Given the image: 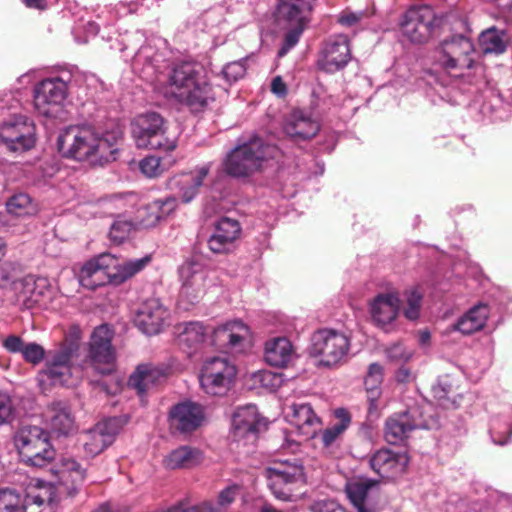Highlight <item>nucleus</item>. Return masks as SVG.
<instances>
[{
	"mask_svg": "<svg viewBox=\"0 0 512 512\" xmlns=\"http://www.w3.org/2000/svg\"><path fill=\"white\" fill-rule=\"evenodd\" d=\"M132 69L155 84L165 97L187 105L194 112L202 111L215 99L200 64L175 62L173 51L162 37H151L138 49L132 58Z\"/></svg>",
	"mask_w": 512,
	"mask_h": 512,
	"instance_id": "f257e3e1",
	"label": "nucleus"
},
{
	"mask_svg": "<svg viewBox=\"0 0 512 512\" xmlns=\"http://www.w3.org/2000/svg\"><path fill=\"white\" fill-rule=\"evenodd\" d=\"M123 129L115 120L103 125L83 123L64 129L58 136L59 152L67 158L103 165L115 160Z\"/></svg>",
	"mask_w": 512,
	"mask_h": 512,
	"instance_id": "f03ea898",
	"label": "nucleus"
},
{
	"mask_svg": "<svg viewBox=\"0 0 512 512\" xmlns=\"http://www.w3.org/2000/svg\"><path fill=\"white\" fill-rule=\"evenodd\" d=\"M79 345L76 341H65L58 348L45 353L44 348L35 342L26 343L21 353L23 359L37 365L46 359L45 368L39 374L40 383L49 381L53 385H73L76 368L73 359L77 356Z\"/></svg>",
	"mask_w": 512,
	"mask_h": 512,
	"instance_id": "7ed1b4c3",
	"label": "nucleus"
},
{
	"mask_svg": "<svg viewBox=\"0 0 512 512\" xmlns=\"http://www.w3.org/2000/svg\"><path fill=\"white\" fill-rule=\"evenodd\" d=\"M275 145L266 143L257 135L241 137L223 161L224 171L236 178L247 177L263 170L271 160L280 156Z\"/></svg>",
	"mask_w": 512,
	"mask_h": 512,
	"instance_id": "20e7f679",
	"label": "nucleus"
},
{
	"mask_svg": "<svg viewBox=\"0 0 512 512\" xmlns=\"http://www.w3.org/2000/svg\"><path fill=\"white\" fill-rule=\"evenodd\" d=\"M150 261L149 256L118 263L110 253H103L86 262L80 270L79 281L83 287L96 289L108 282L121 283L140 272Z\"/></svg>",
	"mask_w": 512,
	"mask_h": 512,
	"instance_id": "39448f33",
	"label": "nucleus"
},
{
	"mask_svg": "<svg viewBox=\"0 0 512 512\" xmlns=\"http://www.w3.org/2000/svg\"><path fill=\"white\" fill-rule=\"evenodd\" d=\"M82 78L79 71L62 69L38 82L33 89V105L36 112L47 118L56 117Z\"/></svg>",
	"mask_w": 512,
	"mask_h": 512,
	"instance_id": "423d86ee",
	"label": "nucleus"
},
{
	"mask_svg": "<svg viewBox=\"0 0 512 512\" xmlns=\"http://www.w3.org/2000/svg\"><path fill=\"white\" fill-rule=\"evenodd\" d=\"M316 0H278L276 21L286 29L284 42L278 56L283 57L298 42L305 30Z\"/></svg>",
	"mask_w": 512,
	"mask_h": 512,
	"instance_id": "0eeeda50",
	"label": "nucleus"
},
{
	"mask_svg": "<svg viewBox=\"0 0 512 512\" xmlns=\"http://www.w3.org/2000/svg\"><path fill=\"white\" fill-rule=\"evenodd\" d=\"M350 340L342 332L320 329L313 333L309 354L320 367L332 368L343 364L348 357Z\"/></svg>",
	"mask_w": 512,
	"mask_h": 512,
	"instance_id": "6e6552de",
	"label": "nucleus"
},
{
	"mask_svg": "<svg viewBox=\"0 0 512 512\" xmlns=\"http://www.w3.org/2000/svg\"><path fill=\"white\" fill-rule=\"evenodd\" d=\"M162 116L156 112L138 115L131 123V133L138 148L173 151L177 144L169 137Z\"/></svg>",
	"mask_w": 512,
	"mask_h": 512,
	"instance_id": "1a4fd4ad",
	"label": "nucleus"
},
{
	"mask_svg": "<svg viewBox=\"0 0 512 512\" xmlns=\"http://www.w3.org/2000/svg\"><path fill=\"white\" fill-rule=\"evenodd\" d=\"M268 486L273 495L282 501H295L297 490L305 483L302 465L294 460L285 461L266 470Z\"/></svg>",
	"mask_w": 512,
	"mask_h": 512,
	"instance_id": "9d476101",
	"label": "nucleus"
},
{
	"mask_svg": "<svg viewBox=\"0 0 512 512\" xmlns=\"http://www.w3.org/2000/svg\"><path fill=\"white\" fill-rule=\"evenodd\" d=\"M474 45L463 35L444 39L435 51V62L448 73L468 69L473 64Z\"/></svg>",
	"mask_w": 512,
	"mask_h": 512,
	"instance_id": "9b49d317",
	"label": "nucleus"
},
{
	"mask_svg": "<svg viewBox=\"0 0 512 512\" xmlns=\"http://www.w3.org/2000/svg\"><path fill=\"white\" fill-rule=\"evenodd\" d=\"M210 270L202 263L190 260L179 268L181 288L178 296V306L183 310H189L197 304L206 292L207 279Z\"/></svg>",
	"mask_w": 512,
	"mask_h": 512,
	"instance_id": "f8f14e48",
	"label": "nucleus"
},
{
	"mask_svg": "<svg viewBox=\"0 0 512 512\" xmlns=\"http://www.w3.org/2000/svg\"><path fill=\"white\" fill-rule=\"evenodd\" d=\"M251 345V331L239 319L227 321L213 329L209 336V346L223 353H242Z\"/></svg>",
	"mask_w": 512,
	"mask_h": 512,
	"instance_id": "ddd939ff",
	"label": "nucleus"
},
{
	"mask_svg": "<svg viewBox=\"0 0 512 512\" xmlns=\"http://www.w3.org/2000/svg\"><path fill=\"white\" fill-rule=\"evenodd\" d=\"M265 427V420L260 417L257 407L253 404L237 407L232 415L233 441L238 446L246 447V453H249L255 446L260 430Z\"/></svg>",
	"mask_w": 512,
	"mask_h": 512,
	"instance_id": "4468645a",
	"label": "nucleus"
},
{
	"mask_svg": "<svg viewBox=\"0 0 512 512\" xmlns=\"http://www.w3.org/2000/svg\"><path fill=\"white\" fill-rule=\"evenodd\" d=\"M236 376V368L226 358L212 357L207 359L201 369L199 381L206 394L224 395Z\"/></svg>",
	"mask_w": 512,
	"mask_h": 512,
	"instance_id": "2eb2a0df",
	"label": "nucleus"
},
{
	"mask_svg": "<svg viewBox=\"0 0 512 512\" xmlns=\"http://www.w3.org/2000/svg\"><path fill=\"white\" fill-rule=\"evenodd\" d=\"M0 108V116L3 114ZM35 128L32 122L22 115H12L9 121L0 119V142L7 149L21 152L32 148L35 144Z\"/></svg>",
	"mask_w": 512,
	"mask_h": 512,
	"instance_id": "dca6fc26",
	"label": "nucleus"
},
{
	"mask_svg": "<svg viewBox=\"0 0 512 512\" xmlns=\"http://www.w3.org/2000/svg\"><path fill=\"white\" fill-rule=\"evenodd\" d=\"M435 425L433 419H425L419 408H411L402 413L390 416L384 427V438L392 445L401 443L415 429H431Z\"/></svg>",
	"mask_w": 512,
	"mask_h": 512,
	"instance_id": "f3484780",
	"label": "nucleus"
},
{
	"mask_svg": "<svg viewBox=\"0 0 512 512\" xmlns=\"http://www.w3.org/2000/svg\"><path fill=\"white\" fill-rule=\"evenodd\" d=\"M111 340L112 331L107 325L95 328L91 335L88 362L101 375H111L115 368Z\"/></svg>",
	"mask_w": 512,
	"mask_h": 512,
	"instance_id": "a211bd4d",
	"label": "nucleus"
},
{
	"mask_svg": "<svg viewBox=\"0 0 512 512\" xmlns=\"http://www.w3.org/2000/svg\"><path fill=\"white\" fill-rule=\"evenodd\" d=\"M437 19L433 10L428 6L409 9L401 25L402 33L412 43L426 42L433 34Z\"/></svg>",
	"mask_w": 512,
	"mask_h": 512,
	"instance_id": "6ab92c4d",
	"label": "nucleus"
},
{
	"mask_svg": "<svg viewBox=\"0 0 512 512\" xmlns=\"http://www.w3.org/2000/svg\"><path fill=\"white\" fill-rule=\"evenodd\" d=\"M122 427L117 417L105 419L86 431L82 436L83 449L87 457H95L110 446Z\"/></svg>",
	"mask_w": 512,
	"mask_h": 512,
	"instance_id": "aec40b11",
	"label": "nucleus"
},
{
	"mask_svg": "<svg viewBox=\"0 0 512 512\" xmlns=\"http://www.w3.org/2000/svg\"><path fill=\"white\" fill-rule=\"evenodd\" d=\"M169 317L168 310L157 298L142 302L134 313V324L146 335L158 334Z\"/></svg>",
	"mask_w": 512,
	"mask_h": 512,
	"instance_id": "412c9836",
	"label": "nucleus"
},
{
	"mask_svg": "<svg viewBox=\"0 0 512 512\" xmlns=\"http://www.w3.org/2000/svg\"><path fill=\"white\" fill-rule=\"evenodd\" d=\"M241 232L242 228L238 220L221 217L214 223L213 232L207 240L208 248L215 254L231 253Z\"/></svg>",
	"mask_w": 512,
	"mask_h": 512,
	"instance_id": "4be33fe9",
	"label": "nucleus"
},
{
	"mask_svg": "<svg viewBox=\"0 0 512 512\" xmlns=\"http://www.w3.org/2000/svg\"><path fill=\"white\" fill-rule=\"evenodd\" d=\"M204 419V407L191 400L177 403L169 412L171 426L181 433L195 431L203 424Z\"/></svg>",
	"mask_w": 512,
	"mask_h": 512,
	"instance_id": "5701e85b",
	"label": "nucleus"
},
{
	"mask_svg": "<svg viewBox=\"0 0 512 512\" xmlns=\"http://www.w3.org/2000/svg\"><path fill=\"white\" fill-rule=\"evenodd\" d=\"M348 499L357 512H376L378 493L377 481L357 478L347 482L345 488Z\"/></svg>",
	"mask_w": 512,
	"mask_h": 512,
	"instance_id": "b1692460",
	"label": "nucleus"
},
{
	"mask_svg": "<svg viewBox=\"0 0 512 512\" xmlns=\"http://www.w3.org/2000/svg\"><path fill=\"white\" fill-rule=\"evenodd\" d=\"M400 305V296L396 291L377 294L369 303L373 323L382 329H387L398 317Z\"/></svg>",
	"mask_w": 512,
	"mask_h": 512,
	"instance_id": "393cba45",
	"label": "nucleus"
},
{
	"mask_svg": "<svg viewBox=\"0 0 512 512\" xmlns=\"http://www.w3.org/2000/svg\"><path fill=\"white\" fill-rule=\"evenodd\" d=\"M351 58L348 37L342 34L336 35L326 42L322 50V57L319 60V66L328 73H334L343 69Z\"/></svg>",
	"mask_w": 512,
	"mask_h": 512,
	"instance_id": "a878e982",
	"label": "nucleus"
},
{
	"mask_svg": "<svg viewBox=\"0 0 512 512\" xmlns=\"http://www.w3.org/2000/svg\"><path fill=\"white\" fill-rule=\"evenodd\" d=\"M370 467L383 479H394L401 475L408 464L405 453L394 452L390 449H381L370 458Z\"/></svg>",
	"mask_w": 512,
	"mask_h": 512,
	"instance_id": "bb28decb",
	"label": "nucleus"
},
{
	"mask_svg": "<svg viewBox=\"0 0 512 512\" xmlns=\"http://www.w3.org/2000/svg\"><path fill=\"white\" fill-rule=\"evenodd\" d=\"M210 333L211 329L199 321L183 322L175 327L178 344L188 353L209 346Z\"/></svg>",
	"mask_w": 512,
	"mask_h": 512,
	"instance_id": "cd10ccee",
	"label": "nucleus"
},
{
	"mask_svg": "<svg viewBox=\"0 0 512 512\" xmlns=\"http://www.w3.org/2000/svg\"><path fill=\"white\" fill-rule=\"evenodd\" d=\"M285 417L306 438L313 437L320 426V418L308 403H294L288 406Z\"/></svg>",
	"mask_w": 512,
	"mask_h": 512,
	"instance_id": "c85d7f7f",
	"label": "nucleus"
},
{
	"mask_svg": "<svg viewBox=\"0 0 512 512\" xmlns=\"http://www.w3.org/2000/svg\"><path fill=\"white\" fill-rule=\"evenodd\" d=\"M166 378L167 369L152 364H140L130 375L128 386L134 389L139 396H143L164 382Z\"/></svg>",
	"mask_w": 512,
	"mask_h": 512,
	"instance_id": "c756f323",
	"label": "nucleus"
},
{
	"mask_svg": "<svg viewBox=\"0 0 512 512\" xmlns=\"http://www.w3.org/2000/svg\"><path fill=\"white\" fill-rule=\"evenodd\" d=\"M284 132L292 140L299 142L311 139L319 129V123L303 111H294L284 123Z\"/></svg>",
	"mask_w": 512,
	"mask_h": 512,
	"instance_id": "7c9ffc66",
	"label": "nucleus"
},
{
	"mask_svg": "<svg viewBox=\"0 0 512 512\" xmlns=\"http://www.w3.org/2000/svg\"><path fill=\"white\" fill-rule=\"evenodd\" d=\"M55 507L54 488L36 487L26 493L20 512H55Z\"/></svg>",
	"mask_w": 512,
	"mask_h": 512,
	"instance_id": "2f4dec72",
	"label": "nucleus"
},
{
	"mask_svg": "<svg viewBox=\"0 0 512 512\" xmlns=\"http://www.w3.org/2000/svg\"><path fill=\"white\" fill-rule=\"evenodd\" d=\"M49 440V434L42 428L32 425H22L14 435V444L20 458L27 456L38 445Z\"/></svg>",
	"mask_w": 512,
	"mask_h": 512,
	"instance_id": "473e14b6",
	"label": "nucleus"
},
{
	"mask_svg": "<svg viewBox=\"0 0 512 512\" xmlns=\"http://www.w3.org/2000/svg\"><path fill=\"white\" fill-rule=\"evenodd\" d=\"M294 357L292 343L286 337H276L265 344V360L271 366L286 367Z\"/></svg>",
	"mask_w": 512,
	"mask_h": 512,
	"instance_id": "72a5a7b5",
	"label": "nucleus"
},
{
	"mask_svg": "<svg viewBox=\"0 0 512 512\" xmlns=\"http://www.w3.org/2000/svg\"><path fill=\"white\" fill-rule=\"evenodd\" d=\"M211 164H205L195 168L189 173H185L175 181L180 191L182 202H191L198 194L199 188L203 185L204 179L210 171Z\"/></svg>",
	"mask_w": 512,
	"mask_h": 512,
	"instance_id": "f704fd0d",
	"label": "nucleus"
},
{
	"mask_svg": "<svg viewBox=\"0 0 512 512\" xmlns=\"http://www.w3.org/2000/svg\"><path fill=\"white\" fill-rule=\"evenodd\" d=\"M202 460L203 454L198 448L183 445L172 450L163 459V465L170 470L191 469L199 465Z\"/></svg>",
	"mask_w": 512,
	"mask_h": 512,
	"instance_id": "c9c22d12",
	"label": "nucleus"
},
{
	"mask_svg": "<svg viewBox=\"0 0 512 512\" xmlns=\"http://www.w3.org/2000/svg\"><path fill=\"white\" fill-rule=\"evenodd\" d=\"M334 417L336 422L332 423L321 433V442L326 449L338 446L345 431L351 424V415L344 408L336 409L334 411Z\"/></svg>",
	"mask_w": 512,
	"mask_h": 512,
	"instance_id": "e433bc0d",
	"label": "nucleus"
},
{
	"mask_svg": "<svg viewBox=\"0 0 512 512\" xmlns=\"http://www.w3.org/2000/svg\"><path fill=\"white\" fill-rule=\"evenodd\" d=\"M488 314L489 309L487 305H475L459 318L455 325V329L463 334H472L479 331L484 327Z\"/></svg>",
	"mask_w": 512,
	"mask_h": 512,
	"instance_id": "4c0bfd02",
	"label": "nucleus"
},
{
	"mask_svg": "<svg viewBox=\"0 0 512 512\" xmlns=\"http://www.w3.org/2000/svg\"><path fill=\"white\" fill-rule=\"evenodd\" d=\"M432 393L438 404L444 408H456L459 405L460 394L454 389L453 380L448 376H441L432 386Z\"/></svg>",
	"mask_w": 512,
	"mask_h": 512,
	"instance_id": "58836bf2",
	"label": "nucleus"
},
{
	"mask_svg": "<svg viewBox=\"0 0 512 512\" xmlns=\"http://www.w3.org/2000/svg\"><path fill=\"white\" fill-rule=\"evenodd\" d=\"M177 206L175 197L169 196L164 199H157L150 203L147 207L149 218L144 221L145 227H152L160 220L172 213Z\"/></svg>",
	"mask_w": 512,
	"mask_h": 512,
	"instance_id": "ea45409f",
	"label": "nucleus"
},
{
	"mask_svg": "<svg viewBox=\"0 0 512 512\" xmlns=\"http://www.w3.org/2000/svg\"><path fill=\"white\" fill-rule=\"evenodd\" d=\"M489 432L493 443L501 446L507 444L512 436V410L493 418Z\"/></svg>",
	"mask_w": 512,
	"mask_h": 512,
	"instance_id": "a19ab883",
	"label": "nucleus"
},
{
	"mask_svg": "<svg viewBox=\"0 0 512 512\" xmlns=\"http://www.w3.org/2000/svg\"><path fill=\"white\" fill-rule=\"evenodd\" d=\"M7 211L18 217L35 215L37 203L26 193L14 194L6 203Z\"/></svg>",
	"mask_w": 512,
	"mask_h": 512,
	"instance_id": "79ce46f5",
	"label": "nucleus"
},
{
	"mask_svg": "<svg viewBox=\"0 0 512 512\" xmlns=\"http://www.w3.org/2000/svg\"><path fill=\"white\" fill-rule=\"evenodd\" d=\"M56 456L55 449L47 440L43 445H38L35 449L28 453L27 456L21 458L26 465L36 468H42L49 465Z\"/></svg>",
	"mask_w": 512,
	"mask_h": 512,
	"instance_id": "37998d69",
	"label": "nucleus"
},
{
	"mask_svg": "<svg viewBox=\"0 0 512 512\" xmlns=\"http://www.w3.org/2000/svg\"><path fill=\"white\" fill-rule=\"evenodd\" d=\"M479 44L484 54H501L506 49L504 33L495 28L482 32L479 37Z\"/></svg>",
	"mask_w": 512,
	"mask_h": 512,
	"instance_id": "c03bdc74",
	"label": "nucleus"
},
{
	"mask_svg": "<svg viewBox=\"0 0 512 512\" xmlns=\"http://www.w3.org/2000/svg\"><path fill=\"white\" fill-rule=\"evenodd\" d=\"M383 381V367L379 363H372L368 367L364 385L367 391V397L371 405L380 395V385Z\"/></svg>",
	"mask_w": 512,
	"mask_h": 512,
	"instance_id": "a18cd8bd",
	"label": "nucleus"
},
{
	"mask_svg": "<svg viewBox=\"0 0 512 512\" xmlns=\"http://www.w3.org/2000/svg\"><path fill=\"white\" fill-rule=\"evenodd\" d=\"M50 424L54 431L68 434L73 428V418L67 407L57 404L51 411Z\"/></svg>",
	"mask_w": 512,
	"mask_h": 512,
	"instance_id": "49530a36",
	"label": "nucleus"
},
{
	"mask_svg": "<svg viewBox=\"0 0 512 512\" xmlns=\"http://www.w3.org/2000/svg\"><path fill=\"white\" fill-rule=\"evenodd\" d=\"M21 505V496L15 489H0V512H20Z\"/></svg>",
	"mask_w": 512,
	"mask_h": 512,
	"instance_id": "de8ad7c7",
	"label": "nucleus"
},
{
	"mask_svg": "<svg viewBox=\"0 0 512 512\" xmlns=\"http://www.w3.org/2000/svg\"><path fill=\"white\" fill-rule=\"evenodd\" d=\"M134 228V223L122 217H118L111 225L109 238L115 244H121L126 240Z\"/></svg>",
	"mask_w": 512,
	"mask_h": 512,
	"instance_id": "09e8293b",
	"label": "nucleus"
},
{
	"mask_svg": "<svg viewBox=\"0 0 512 512\" xmlns=\"http://www.w3.org/2000/svg\"><path fill=\"white\" fill-rule=\"evenodd\" d=\"M170 164L162 162L159 157L147 156L140 161L139 167L145 176L153 178L160 175Z\"/></svg>",
	"mask_w": 512,
	"mask_h": 512,
	"instance_id": "8fccbe9b",
	"label": "nucleus"
},
{
	"mask_svg": "<svg viewBox=\"0 0 512 512\" xmlns=\"http://www.w3.org/2000/svg\"><path fill=\"white\" fill-rule=\"evenodd\" d=\"M407 306L404 309V316L408 320H416L420 315L422 294L417 289H411L406 293Z\"/></svg>",
	"mask_w": 512,
	"mask_h": 512,
	"instance_id": "3c124183",
	"label": "nucleus"
},
{
	"mask_svg": "<svg viewBox=\"0 0 512 512\" xmlns=\"http://www.w3.org/2000/svg\"><path fill=\"white\" fill-rule=\"evenodd\" d=\"M223 78L232 84L241 79L246 73V66L244 60L233 61L226 64L222 69Z\"/></svg>",
	"mask_w": 512,
	"mask_h": 512,
	"instance_id": "603ef678",
	"label": "nucleus"
},
{
	"mask_svg": "<svg viewBox=\"0 0 512 512\" xmlns=\"http://www.w3.org/2000/svg\"><path fill=\"white\" fill-rule=\"evenodd\" d=\"M240 493L241 486L238 484H231L219 492L217 502L227 512L229 506L236 500Z\"/></svg>",
	"mask_w": 512,
	"mask_h": 512,
	"instance_id": "864d4df0",
	"label": "nucleus"
},
{
	"mask_svg": "<svg viewBox=\"0 0 512 512\" xmlns=\"http://www.w3.org/2000/svg\"><path fill=\"white\" fill-rule=\"evenodd\" d=\"M14 417V406L11 397L0 391V426L9 423Z\"/></svg>",
	"mask_w": 512,
	"mask_h": 512,
	"instance_id": "5fc2aeb1",
	"label": "nucleus"
},
{
	"mask_svg": "<svg viewBox=\"0 0 512 512\" xmlns=\"http://www.w3.org/2000/svg\"><path fill=\"white\" fill-rule=\"evenodd\" d=\"M141 3L142 0L120 1L114 7L110 8L108 13L114 14V18L117 19L136 12Z\"/></svg>",
	"mask_w": 512,
	"mask_h": 512,
	"instance_id": "6e6d98bb",
	"label": "nucleus"
},
{
	"mask_svg": "<svg viewBox=\"0 0 512 512\" xmlns=\"http://www.w3.org/2000/svg\"><path fill=\"white\" fill-rule=\"evenodd\" d=\"M255 377L263 387L273 391L278 389L283 383L282 375L271 371H261Z\"/></svg>",
	"mask_w": 512,
	"mask_h": 512,
	"instance_id": "4d7b16f0",
	"label": "nucleus"
},
{
	"mask_svg": "<svg viewBox=\"0 0 512 512\" xmlns=\"http://www.w3.org/2000/svg\"><path fill=\"white\" fill-rule=\"evenodd\" d=\"M387 357L395 362H407L412 357V351L403 344H394L387 349Z\"/></svg>",
	"mask_w": 512,
	"mask_h": 512,
	"instance_id": "13d9d810",
	"label": "nucleus"
},
{
	"mask_svg": "<svg viewBox=\"0 0 512 512\" xmlns=\"http://www.w3.org/2000/svg\"><path fill=\"white\" fill-rule=\"evenodd\" d=\"M309 512H346V510L333 500H318L311 504Z\"/></svg>",
	"mask_w": 512,
	"mask_h": 512,
	"instance_id": "bf43d9fd",
	"label": "nucleus"
},
{
	"mask_svg": "<svg viewBox=\"0 0 512 512\" xmlns=\"http://www.w3.org/2000/svg\"><path fill=\"white\" fill-rule=\"evenodd\" d=\"M63 469L66 472L72 473L74 482H83L85 479V469L74 459L68 458L63 460Z\"/></svg>",
	"mask_w": 512,
	"mask_h": 512,
	"instance_id": "052dcab7",
	"label": "nucleus"
},
{
	"mask_svg": "<svg viewBox=\"0 0 512 512\" xmlns=\"http://www.w3.org/2000/svg\"><path fill=\"white\" fill-rule=\"evenodd\" d=\"M97 385L108 395H116L122 389V381L115 375H113L109 380L98 381Z\"/></svg>",
	"mask_w": 512,
	"mask_h": 512,
	"instance_id": "680f3d73",
	"label": "nucleus"
},
{
	"mask_svg": "<svg viewBox=\"0 0 512 512\" xmlns=\"http://www.w3.org/2000/svg\"><path fill=\"white\" fill-rule=\"evenodd\" d=\"M24 341L17 335H9L2 340V346L9 353H22L25 347Z\"/></svg>",
	"mask_w": 512,
	"mask_h": 512,
	"instance_id": "e2e57ef3",
	"label": "nucleus"
},
{
	"mask_svg": "<svg viewBox=\"0 0 512 512\" xmlns=\"http://www.w3.org/2000/svg\"><path fill=\"white\" fill-rule=\"evenodd\" d=\"M364 16L365 13L363 11H346L341 14L339 22L346 26H353L357 24Z\"/></svg>",
	"mask_w": 512,
	"mask_h": 512,
	"instance_id": "0e129e2a",
	"label": "nucleus"
},
{
	"mask_svg": "<svg viewBox=\"0 0 512 512\" xmlns=\"http://www.w3.org/2000/svg\"><path fill=\"white\" fill-rule=\"evenodd\" d=\"M271 90L274 94L278 96H284L286 94V85L280 76H277L272 80Z\"/></svg>",
	"mask_w": 512,
	"mask_h": 512,
	"instance_id": "69168bd1",
	"label": "nucleus"
},
{
	"mask_svg": "<svg viewBox=\"0 0 512 512\" xmlns=\"http://www.w3.org/2000/svg\"><path fill=\"white\" fill-rule=\"evenodd\" d=\"M11 270L12 266L10 263H3L0 265V287L10 279Z\"/></svg>",
	"mask_w": 512,
	"mask_h": 512,
	"instance_id": "338daca9",
	"label": "nucleus"
},
{
	"mask_svg": "<svg viewBox=\"0 0 512 512\" xmlns=\"http://www.w3.org/2000/svg\"><path fill=\"white\" fill-rule=\"evenodd\" d=\"M202 512H226L218 502L205 501L200 503Z\"/></svg>",
	"mask_w": 512,
	"mask_h": 512,
	"instance_id": "774afa93",
	"label": "nucleus"
}]
</instances>
